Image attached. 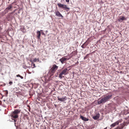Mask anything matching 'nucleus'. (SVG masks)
<instances>
[{
	"label": "nucleus",
	"instance_id": "1",
	"mask_svg": "<svg viewBox=\"0 0 129 129\" xmlns=\"http://www.w3.org/2000/svg\"><path fill=\"white\" fill-rule=\"evenodd\" d=\"M58 68V67L56 64H54L53 65L52 67L49 70L47 75V77L49 79H50L51 76L55 73L57 69Z\"/></svg>",
	"mask_w": 129,
	"mask_h": 129
},
{
	"label": "nucleus",
	"instance_id": "2",
	"mask_svg": "<svg viewBox=\"0 0 129 129\" xmlns=\"http://www.w3.org/2000/svg\"><path fill=\"white\" fill-rule=\"evenodd\" d=\"M112 95H108L105 96L104 97L101 99V100H99L98 101V104L100 105L102 103H105L109 100L110 99Z\"/></svg>",
	"mask_w": 129,
	"mask_h": 129
},
{
	"label": "nucleus",
	"instance_id": "3",
	"mask_svg": "<svg viewBox=\"0 0 129 129\" xmlns=\"http://www.w3.org/2000/svg\"><path fill=\"white\" fill-rule=\"evenodd\" d=\"M21 110L18 109L15 110L12 113L11 117L14 118H17L18 117V114L20 112Z\"/></svg>",
	"mask_w": 129,
	"mask_h": 129
},
{
	"label": "nucleus",
	"instance_id": "4",
	"mask_svg": "<svg viewBox=\"0 0 129 129\" xmlns=\"http://www.w3.org/2000/svg\"><path fill=\"white\" fill-rule=\"evenodd\" d=\"M68 72V70L66 68L64 69L61 71V72L59 75V77L61 79L63 77H64V76H63V75H66L67 74Z\"/></svg>",
	"mask_w": 129,
	"mask_h": 129
},
{
	"label": "nucleus",
	"instance_id": "5",
	"mask_svg": "<svg viewBox=\"0 0 129 129\" xmlns=\"http://www.w3.org/2000/svg\"><path fill=\"white\" fill-rule=\"evenodd\" d=\"M57 5L59 8L65 9V10L67 11H68L70 10L69 8L67 7V6L66 5L60 3H58Z\"/></svg>",
	"mask_w": 129,
	"mask_h": 129
},
{
	"label": "nucleus",
	"instance_id": "6",
	"mask_svg": "<svg viewBox=\"0 0 129 129\" xmlns=\"http://www.w3.org/2000/svg\"><path fill=\"white\" fill-rule=\"evenodd\" d=\"M12 8V6L11 4L10 5L8 6L6 8L4 11V13L5 14L8 12V10H10Z\"/></svg>",
	"mask_w": 129,
	"mask_h": 129
},
{
	"label": "nucleus",
	"instance_id": "7",
	"mask_svg": "<svg viewBox=\"0 0 129 129\" xmlns=\"http://www.w3.org/2000/svg\"><path fill=\"white\" fill-rule=\"evenodd\" d=\"M57 98L58 100H59L61 102L67 100L66 96H64L62 98H59V96H58Z\"/></svg>",
	"mask_w": 129,
	"mask_h": 129
},
{
	"label": "nucleus",
	"instance_id": "8",
	"mask_svg": "<svg viewBox=\"0 0 129 129\" xmlns=\"http://www.w3.org/2000/svg\"><path fill=\"white\" fill-rule=\"evenodd\" d=\"M126 20V18L124 16H122L121 17H120V18L118 19V21L119 22H122L123 20Z\"/></svg>",
	"mask_w": 129,
	"mask_h": 129
},
{
	"label": "nucleus",
	"instance_id": "9",
	"mask_svg": "<svg viewBox=\"0 0 129 129\" xmlns=\"http://www.w3.org/2000/svg\"><path fill=\"white\" fill-rule=\"evenodd\" d=\"M66 60V58H64V57H63L60 59L59 61L61 62L63 64L65 62Z\"/></svg>",
	"mask_w": 129,
	"mask_h": 129
},
{
	"label": "nucleus",
	"instance_id": "10",
	"mask_svg": "<svg viewBox=\"0 0 129 129\" xmlns=\"http://www.w3.org/2000/svg\"><path fill=\"white\" fill-rule=\"evenodd\" d=\"M119 123V121H117L116 122L110 125L111 127H115L116 125H118Z\"/></svg>",
	"mask_w": 129,
	"mask_h": 129
},
{
	"label": "nucleus",
	"instance_id": "11",
	"mask_svg": "<svg viewBox=\"0 0 129 129\" xmlns=\"http://www.w3.org/2000/svg\"><path fill=\"white\" fill-rule=\"evenodd\" d=\"M56 15L59 17H63L62 15L58 11H57L55 12Z\"/></svg>",
	"mask_w": 129,
	"mask_h": 129
},
{
	"label": "nucleus",
	"instance_id": "12",
	"mask_svg": "<svg viewBox=\"0 0 129 129\" xmlns=\"http://www.w3.org/2000/svg\"><path fill=\"white\" fill-rule=\"evenodd\" d=\"M41 35V34L40 31H38L37 32V37L38 39H40Z\"/></svg>",
	"mask_w": 129,
	"mask_h": 129
},
{
	"label": "nucleus",
	"instance_id": "13",
	"mask_svg": "<svg viewBox=\"0 0 129 129\" xmlns=\"http://www.w3.org/2000/svg\"><path fill=\"white\" fill-rule=\"evenodd\" d=\"M100 115L99 113L96 114V115L93 116V118L94 120H97L99 118Z\"/></svg>",
	"mask_w": 129,
	"mask_h": 129
},
{
	"label": "nucleus",
	"instance_id": "14",
	"mask_svg": "<svg viewBox=\"0 0 129 129\" xmlns=\"http://www.w3.org/2000/svg\"><path fill=\"white\" fill-rule=\"evenodd\" d=\"M81 119L85 121H86L88 120V118L82 116H81Z\"/></svg>",
	"mask_w": 129,
	"mask_h": 129
},
{
	"label": "nucleus",
	"instance_id": "15",
	"mask_svg": "<svg viewBox=\"0 0 129 129\" xmlns=\"http://www.w3.org/2000/svg\"><path fill=\"white\" fill-rule=\"evenodd\" d=\"M30 61V62H31V67H32V68H34L36 67L35 64L34 63L33 61L31 60Z\"/></svg>",
	"mask_w": 129,
	"mask_h": 129
},
{
	"label": "nucleus",
	"instance_id": "16",
	"mask_svg": "<svg viewBox=\"0 0 129 129\" xmlns=\"http://www.w3.org/2000/svg\"><path fill=\"white\" fill-rule=\"evenodd\" d=\"M76 52L75 51L72 52L69 55L70 57H71L75 55L76 54Z\"/></svg>",
	"mask_w": 129,
	"mask_h": 129
},
{
	"label": "nucleus",
	"instance_id": "17",
	"mask_svg": "<svg viewBox=\"0 0 129 129\" xmlns=\"http://www.w3.org/2000/svg\"><path fill=\"white\" fill-rule=\"evenodd\" d=\"M32 61L33 62H39V60L38 58H35Z\"/></svg>",
	"mask_w": 129,
	"mask_h": 129
},
{
	"label": "nucleus",
	"instance_id": "18",
	"mask_svg": "<svg viewBox=\"0 0 129 129\" xmlns=\"http://www.w3.org/2000/svg\"><path fill=\"white\" fill-rule=\"evenodd\" d=\"M89 57V54H87L86 56L84 57V59L85 60L87 59Z\"/></svg>",
	"mask_w": 129,
	"mask_h": 129
},
{
	"label": "nucleus",
	"instance_id": "19",
	"mask_svg": "<svg viewBox=\"0 0 129 129\" xmlns=\"http://www.w3.org/2000/svg\"><path fill=\"white\" fill-rule=\"evenodd\" d=\"M16 76L17 77H20V78L21 79H23V77L22 76H21L19 74H18V75H17Z\"/></svg>",
	"mask_w": 129,
	"mask_h": 129
},
{
	"label": "nucleus",
	"instance_id": "20",
	"mask_svg": "<svg viewBox=\"0 0 129 129\" xmlns=\"http://www.w3.org/2000/svg\"><path fill=\"white\" fill-rule=\"evenodd\" d=\"M123 127H117L114 128V129H122Z\"/></svg>",
	"mask_w": 129,
	"mask_h": 129
},
{
	"label": "nucleus",
	"instance_id": "21",
	"mask_svg": "<svg viewBox=\"0 0 129 129\" xmlns=\"http://www.w3.org/2000/svg\"><path fill=\"white\" fill-rule=\"evenodd\" d=\"M86 46L84 45V44L81 46V47H82L83 48H85V47Z\"/></svg>",
	"mask_w": 129,
	"mask_h": 129
},
{
	"label": "nucleus",
	"instance_id": "22",
	"mask_svg": "<svg viewBox=\"0 0 129 129\" xmlns=\"http://www.w3.org/2000/svg\"><path fill=\"white\" fill-rule=\"evenodd\" d=\"M9 83L10 85H11L13 84V82L12 81H10L9 82Z\"/></svg>",
	"mask_w": 129,
	"mask_h": 129
},
{
	"label": "nucleus",
	"instance_id": "23",
	"mask_svg": "<svg viewBox=\"0 0 129 129\" xmlns=\"http://www.w3.org/2000/svg\"><path fill=\"white\" fill-rule=\"evenodd\" d=\"M119 97L118 96H116V98H117V101H119V100H118V98Z\"/></svg>",
	"mask_w": 129,
	"mask_h": 129
},
{
	"label": "nucleus",
	"instance_id": "24",
	"mask_svg": "<svg viewBox=\"0 0 129 129\" xmlns=\"http://www.w3.org/2000/svg\"><path fill=\"white\" fill-rule=\"evenodd\" d=\"M66 2H67L69 3V0H66Z\"/></svg>",
	"mask_w": 129,
	"mask_h": 129
},
{
	"label": "nucleus",
	"instance_id": "25",
	"mask_svg": "<svg viewBox=\"0 0 129 129\" xmlns=\"http://www.w3.org/2000/svg\"><path fill=\"white\" fill-rule=\"evenodd\" d=\"M17 88H14V89H13L14 90H17Z\"/></svg>",
	"mask_w": 129,
	"mask_h": 129
},
{
	"label": "nucleus",
	"instance_id": "26",
	"mask_svg": "<svg viewBox=\"0 0 129 129\" xmlns=\"http://www.w3.org/2000/svg\"><path fill=\"white\" fill-rule=\"evenodd\" d=\"M6 93L7 94H8V91L7 90H6Z\"/></svg>",
	"mask_w": 129,
	"mask_h": 129
},
{
	"label": "nucleus",
	"instance_id": "27",
	"mask_svg": "<svg viewBox=\"0 0 129 129\" xmlns=\"http://www.w3.org/2000/svg\"><path fill=\"white\" fill-rule=\"evenodd\" d=\"M12 13H10L9 14H12Z\"/></svg>",
	"mask_w": 129,
	"mask_h": 129
},
{
	"label": "nucleus",
	"instance_id": "28",
	"mask_svg": "<svg viewBox=\"0 0 129 129\" xmlns=\"http://www.w3.org/2000/svg\"><path fill=\"white\" fill-rule=\"evenodd\" d=\"M1 101H0V104H1Z\"/></svg>",
	"mask_w": 129,
	"mask_h": 129
},
{
	"label": "nucleus",
	"instance_id": "29",
	"mask_svg": "<svg viewBox=\"0 0 129 129\" xmlns=\"http://www.w3.org/2000/svg\"><path fill=\"white\" fill-rule=\"evenodd\" d=\"M80 118H81V115H80Z\"/></svg>",
	"mask_w": 129,
	"mask_h": 129
},
{
	"label": "nucleus",
	"instance_id": "30",
	"mask_svg": "<svg viewBox=\"0 0 129 129\" xmlns=\"http://www.w3.org/2000/svg\"><path fill=\"white\" fill-rule=\"evenodd\" d=\"M14 121H15V122L16 121L15 120H14Z\"/></svg>",
	"mask_w": 129,
	"mask_h": 129
},
{
	"label": "nucleus",
	"instance_id": "31",
	"mask_svg": "<svg viewBox=\"0 0 129 129\" xmlns=\"http://www.w3.org/2000/svg\"><path fill=\"white\" fill-rule=\"evenodd\" d=\"M104 129H106L105 128H104Z\"/></svg>",
	"mask_w": 129,
	"mask_h": 129
}]
</instances>
